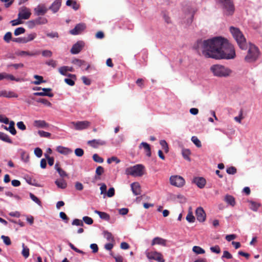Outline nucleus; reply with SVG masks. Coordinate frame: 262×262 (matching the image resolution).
<instances>
[{
	"instance_id": "1",
	"label": "nucleus",
	"mask_w": 262,
	"mask_h": 262,
	"mask_svg": "<svg viewBox=\"0 0 262 262\" xmlns=\"http://www.w3.org/2000/svg\"><path fill=\"white\" fill-rule=\"evenodd\" d=\"M193 48L198 53L202 52L205 57L215 59H231L236 55L234 47L221 36L204 40H198Z\"/></svg>"
},
{
	"instance_id": "2",
	"label": "nucleus",
	"mask_w": 262,
	"mask_h": 262,
	"mask_svg": "<svg viewBox=\"0 0 262 262\" xmlns=\"http://www.w3.org/2000/svg\"><path fill=\"white\" fill-rule=\"evenodd\" d=\"M210 71L217 77H228L231 76L233 71L227 67L222 64H213L210 67Z\"/></svg>"
},
{
	"instance_id": "3",
	"label": "nucleus",
	"mask_w": 262,
	"mask_h": 262,
	"mask_svg": "<svg viewBox=\"0 0 262 262\" xmlns=\"http://www.w3.org/2000/svg\"><path fill=\"white\" fill-rule=\"evenodd\" d=\"M230 31L236 41L239 47L242 50H246L247 48L246 40L240 30L237 28L231 27Z\"/></svg>"
},
{
	"instance_id": "4",
	"label": "nucleus",
	"mask_w": 262,
	"mask_h": 262,
	"mask_svg": "<svg viewBox=\"0 0 262 262\" xmlns=\"http://www.w3.org/2000/svg\"><path fill=\"white\" fill-rule=\"evenodd\" d=\"M215 2L222 8L224 15H232L234 13V6L230 0H215Z\"/></svg>"
},
{
	"instance_id": "5",
	"label": "nucleus",
	"mask_w": 262,
	"mask_h": 262,
	"mask_svg": "<svg viewBox=\"0 0 262 262\" xmlns=\"http://www.w3.org/2000/svg\"><path fill=\"white\" fill-rule=\"evenodd\" d=\"M259 55L258 48L253 44H250L247 55L245 60L247 62H252L257 60Z\"/></svg>"
},
{
	"instance_id": "6",
	"label": "nucleus",
	"mask_w": 262,
	"mask_h": 262,
	"mask_svg": "<svg viewBox=\"0 0 262 262\" xmlns=\"http://www.w3.org/2000/svg\"><path fill=\"white\" fill-rule=\"evenodd\" d=\"M144 166L142 164H136L125 169V173L133 177H141L143 175Z\"/></svg>"
},
{
	"instance_id": "7",
	"label": "nucleus",
	"mask_w": 262,
	"mask_h": 262,
	"mask_svg": "<svg viewBox=\"0 0 262 262\" xmlns=\"http://www.w3.org/2000/svg\"><path fill=\"white\" fill-rule=\"evenodd\" d=\"M90 125V123L88 121H80L71 122L70 126L71 128H74L75 130H80L87 128Z\"/></svg>"
},
{
	"instance_id": "8",
	"label": "nucleus",
	"mask_w": 262,
	"mask_h": 262,
	"mask_svg": "<svg viewBox=\"0 0 262 262\" xmlns=\"http://www.w3.org/2000/svg\"><path fill=\"white\" fill-rule=\"evenodd\" d=\"M145 254L149 260H155L158 262H165V260L162 257V255L160 252L157 251H147L145 252Z\"/></svg>"
},
{
	"instance_id": "9",
	"label": "nucleus",
	"mask_w": 262,
	"mask_h": 262,
	"mask_svg": "<svg viewBox=\"0 0 262 262\" xmlns=\"http://www.w3.org/2000/svg\"><path fill=\"white\" fill-rule=\"evenodd\" d=\"M169 180L172 185L178 187H182L185 184L184 179L182 177L177 175L171 176Z\"/></svg>"
},
{
	"instance_id": "10",
	"label": "nucleus",
	"mask_w": 262,
	"mask_h": 262,
	"mask_svg": "<svg viewBox=\"0 0 262 262\" xmlns=\"http://www.w3.org/2000/svg\"><path fill=\"white\" fill-rule=\"evenodd\" d=\"M18 11V17L19 19H28L31 15L30 9L25 6L20 7Z\"/></svg>"
},
{
	"instance_id": "11",
	"label": "nucleus",
	"mask_w": 262,
	"mask_h": 262,
	"mask_svg": "<svg viewBox=\"0 0 262 262\" xmlns=\"http://www.w3.org/2000/svg\"><path fill=\"white\" fill-rule=\"evenodd\" d=\"M48 10V8L45 4L38 5L34 9V14L36 16L44 15Z\"/></svg>"
},
{
	"instance_id": "12",
	"label": "nucleus",
	"mask_w": 262,
	"mask_h": 262,
	"mask_svg": "<svg viewBox=\"0 0 262 262\" xmlns=\"http://www.w3.org/2000/svg\"><path fill=\"white\" fill-rule=\"evenodd\" d=\"M84 46V42L82 41H77L71 49V52L73 54H78Z\"/></svg>"
},
{
	"instance_id": "13",
	"label": "nucleus",
	"mask_w": 262,
	"mask_h": 262,
	"mask_svg": "<svg viewBox=\"0 0 262 262\" xmlns=\"http://www.w3.org/2000/svg\"><path fill=\"white\" fill-rule=\"evenodd\" d=\"M197 220L200 222H203L206 220V213L202 207H198L195 210Z\"/></svg>"
},
{
	"instance_id": "14",
	"label": "nucleus",
	"mask_w": 262,
	"mask_h": 262,
	"mask_svg": "<svg viewBox=\"0 0 262 262\" xmlns=\"http://www.w3.org/2000/svg\"><path fill=\"white\" fill-rule=\"evenodd\" d=\"M43 92H35L33 94L36 96H48L52 97L54 94L51 93L52 89L51 88H42L41 89Z\"/></svg>"
},
{
	"instance_id": "15",
	"label": "nucleus",
	"mask_w": 262,
	"mask_h": 262,
	"mask_svg": "<svg viewBox=\"0 0 262 262\" xmlns=\"http://www.w3.org/2000/svg\"><path fill=\"white\" fill-rule=\"evenodd\" d=\"M88 144L93 148H97L99 146L104 145L106 144L105 141L101 139H93L88 142Z\"/></svg>"
},
{
	"instance_id": "16",
	"label": "nucleus",
	"mask_w": 262,
	"mask_h": 262,
	"mask_svg": "<svg viewBox=\"0 0 262 262\" xmlns=\"http://www.w3.org/2000/svg\"><path fill=\"white\" fill-rule=\"evenodd\" d=\"M48 23V20L45 17H38L36 19L29 21V24L32 26L44 25Z\"/></svg>"
},
{
	"instance_id": "17",
	"label": "nucleus",
	"mask_w": 262,
	"mask_h": 262,
	"mask_svg": "<svg viewBox=\"0 0 262 262\" xmlns=\"http://www.w3.org/2000/svg\"><path fill=\"white\" fill-rule=\"evenodd\" d=\"M85 28V26L83 24H79L77 25L75 28L70 31L72 35H77Z\"/></svg>"
},
{
	"instance_id": "18",
	"label": "nucleus",
	"mask_w": 262,
	"mask_h": 262,
	"mask_svg": "<svg viewBox=\"0 0 262 262\" xmlns=\"http://www.w3.org/2000/svg\"><path fill=\"white\" fill-rule=\"evenodd\" d=\"M33 126L37 128L47 129L49 127L50 125L45 120H36L33 122Z\"/></svg>"
},
{
	"instance_id": "19",
	"label": "nucleus",
	"mask_w": 262,
	"mask_h": 262,
	"mask_svg": "<svg viewBox=\"0 0 262 262\" xmlns=\"http://www.w3.org/2000/svg\"><path fill=\"white\" fill-rule=\"evenodd\" d=\"M0 97H3L8 98H17L18 97V95L13 91L2 90L0 91Z\"/></svg>"
},
{
	"instance_id": "20",
	"label": "nucleus",
	"mask_w": 262,
	"mask_h": 262,
	"mask_svg": "<svg viewBox=\"0 0 262 262\" xmlns=\"http://www.w3.org/2000/svg\"><path fill=\"white\" fill-rule=\"evenodd\" d=\"M131 189L135 195H140L141 192V186L139 183L134 182L130 185Z\"/></svg>"
},
{
	"instance_id": "21",
	"label": "nucleus",
	"mask_w": 262,
	"mask_h": 262,
	"mask_svg": "<svg viewBox=\"0 0 262 262\" xmlns=\"http://www.w3.org/2000/svg\"><path fill=\"white\" fill-rule=\"evenodd\" d=\"M61 4V0L55 1L52 5L49 7L48 10H51L54 13H56L60 8Z\"/></svg>"
},
{
	"instance_id": "22",
	"label": "nucleus",
	"mask_w": 262,
	"mask_h": 262,
	"mask_svg": "<svg viewBox=\"0 0 262 262\" xmlns=\"http://www.w3.org/2000/svg\"><path fill=\"white\" fill-rule=\"evenodd\" d=\"M193 182L200 188H203L206 184V180L202 177H196L193 180Z\"/></svg>"
},
{
	"instance_id": "23",
	"label": "nucleus",
	"mask_w": 262,
	"mask_h": 262,
	"mask_svg": "<svg viewBox=\"0 0 262 262\" xmlns=\"http://www.w3.org/2000/svg\"><path fill=\"white\" fill-rule=\"evenodd\" d=\"M56 150L59 153L64 155H68L69 154L72 153L73 152L71 149L62 146H57L56 147Z\"/></svg>"
},
{
	"instance_id": "24",
	"label": "nucleus",
	"mask_w": 262,
	"mask_h": 262,
	"mask_svg": "<svg viewBox=\"0 0 262 262\" xmlns=\"http://www.w3.org/2000/svg\"><path fill=\"white\" fill-rule=\"evenodd\" d=\"M139 147L140 148H143L145 150V152L146 153V155L149 157L151 156V149L150 145L147 143L146 142H142L139 145Z\"/></svg>"
},
{
	"instance_id": "25",
	"label": "nucleus",
	"mask_w": 262,
	"mask_h": 262,
	"mask_svg": "<svg viewBox=\"0 0 262 262\" xmlns=\"http://www.w3.org/2000/svg\"><path fill=\"white\" fill-rule=\"evenodd\" d=\"M224 201L229 205L233 207L235 205V201L234 198L229 194H227L224 198Z\"/></svg>"
},
{
	"instance_id": "26",
	"label": "nucleus",
	"mask_w": 262,
	"mask_h": 262,
	"mask_svg": "<svg viewBox=\"0 0 262 262\" xmlns=\"http://www.w3.org/2000/svg\"><path fill=\"white\" fill-rule=\"evenodd\" d=\"M160 245L165 246L166 245V240L159 237H155L151 242V245Z\"/></svg>"
},
{
	"instance_id": "27",
	"label": "nucleus",
	"mask_w": 262,
	"mask_h": 262,
	"mask_svg": "<svg viewBox=\"0 0 262 262\" xmlns=\"http://www.w3.org/2000/svg\"><path fill=\"white\" fill-rule=\"evenodd\" d=\"M94 212L99 215V217L105 221H109L110 220V216L108 214L104 212H101L97 210L94 211Z\"/></svg>"
},
{
	"instance_id": "28",
	"label": "nucleus",
	"mask_w": 262,
	"mask_h": 262,
	"mask_svg": "<svg viewBox=\"0 0 262 262\" xmlns=\"http://www.w3.org/2000/svg\"><path fill=\"white\" fill-rule=\"evenodd\" d=\"M55 183L58 188L61 189H64L67 186L66 181L62 179L56 180Z\"/></svg>"
},
{
	"instance_id": "29",
	"label": "nucleus",
	"mask_w": 262,
	"mask_h": 262,
	"mask_svg": "<svg viewBox=\"0 0 262 262\" xmlns=\"http://www.w3.org/2000/svg\"><path fill=\"white\" fill-rule=\"evenodd\" d=\"M0 140L9 143H12V141L10 139L9 136L3 132H0Z\"/></svg>"
},
{
	"instance_id": "30",
	"label": "nucleus",
	"mask_w": 262,
	"mask_h": 262,
	"mask_svg": "<svg viewBox=\"0 0 262 262\" xmlns=\"http://www.w3.org/2000/svg\"><path fill=\"white\" fill-rule=\"evenodd\" d=\"M65 68H66V66H63V67H60L58 71H59V72L60 73V74L64 75V76H68L69 77L76 79V76L75 75L71 74H69L68 75H67L66 73L67 72V70H66Z\"/></svg>"
},
{
	"instance_id": "31",
	"label": "nucleus",
	"mask_w": 262,
	"mask_h": 262,
	"mask_svg": "<svg viewBox=\"0 0 262 262\" xmlns=\"http://www.w3.org/2000/svg\"><path fill=\"white\" fill-rule=\"evenodd\" d=\"M34 78H35L37 80L31 82V83L33 84L39 85L41 83H44L46 82V81L43 80V77L41 76L35 75H34Z\"/></svg>"
},
{
	"instance_id": "32",
	"label": "nucleus",
	"mask_w": 262,
	"mask_h": 262,
	"mask_svg": "<svg viewBox=\"0 0 262 262\" xmlns=\"http://www.w3.org/2000/svg\"><path fill=\"white\" fill-rule=\"evenodd\" d=\"M249 203L250 204V208L251 209L254 211H256L260 206V204L253 201H249Z\"/></svg>"
},
{
	"instance_id": "33",
	"label": "nucleus",
	"mask_w": 262,
	"mask_h": 262,
	"mask_svg": "<svg viewBox=\"0 0 262 262\" xmlns=\"http://www.w3.org/2000/svg\"><path fill=\"white\" fill-rule=\"evenodd\" d=\"M66 5L68 6H71L75 10H77L79 8V5L75 1H73L72 0H68L66 2Z\"/></svg>"
},
{
	"instance_id": "34",
	"label": "nucleus",
	"mask_w": 262,
	"mask_h": 262,
	"mask_svg": "<svg viewBox=\"0 0 262 262\" xmlns=\"http://www.w3.org/2000/svg\"><path fill=\"white\" fill-rule=\"evenodd\" d=\"M190 154L191 152L189 149H183L182 150V154L183 158L189 161H190V159L189 158Z\"/></svg>"
},
{
	"instance_id": "35",
	"label": "nucleus",
	"mask_w": 262,
	"mask_h": 262,
	"mask_svg": "<svg viewBox=\"0 0 262 262\" xmlns=\"http://www.w3.org/2000/svg\"><path fill=\"white\" fill-rule=\"evenodd\" d=\"M22 247L21 254L25 258H27L29 256V249L24 243L22 244Z\"/></svg>"
},
{
	"instance_id": "36",
	"label": "nucleus",
	"mask_w": 262,
	"mask_h": 262,
	"mask_svg": "<svg viewBox=\"0 0 262 262\" xmlns=\"http://www.w3.org/2000/svg\"><path fill=\"white\" fill-rule=\"evenodd\" d=\"M191 140L197 147L200 148L202 146L201 142L196 136H192Z\"/></svg>"
},
{
	"instance_id": "37",
	"label": "nucleus",
	"mask_w": 262,
	"mask_h": 262,
	"mask_svg": "<svg viewBox=\"0 0 262 262\" xmlns=\"http://www.w3.org/2000/svg\"><path fill=\"white\" fill-rule=\"evenodd\" d=\"M39 54V51H36L35 52H30L28 51H21L19 55L20 56H34Z\"/></svg>"
},
{
	"instance_id": "38",
	"label": "nucleus",
	"mask_w": 262,
	"mask_h": 262,
	"mask_svg": "<svg viewBox=\"0 0 262 262\" xmlns=\"http://www.w3.org/2000/svg\"><path fill=\"white\" fill-rule=\"evenodd\" d=\"M72 63L75 65H76L78 67H81L82 66L85 64V62L84 60L74 58L72 60Z\"/></svg>"
},
{
	"instance_id": "39",
	"label": "nucleus",
	"mask_w": 262,
	"mask_h": 262,
	"mask_svg": "<svg viewBox=\"0 0 262 262\" xmlns=\"http://www.w3.org/2000/svg\"><path fill=\"white\" fill-rule=\"evenodd\" d=\"M37 35L35 33H31L28 34L27 36L24 37L25 38L26 43L33 40L35 38H36Z\"/></svg>"
},
{
	"instance_id": "40",
	"label": "nucleus",
	"mask_w": 262,
	"mask_h": 262,
	"mask_svg": "<svg viewBox=\"0 0 262 262\" xmlns=\"http://www.w3.org/2000/svg\"><path fill=\"white\" fill-rule=\"evenodd\" d=\"M192 250L194 253L198 254H204L205 252L203 249L199 246H195L193 247Z\"/></svg>"
},
{
	"instance_id": "41",
	"label": "nucleus",
	"mask_w": 262,
	"mask_h": 262,
	"mask_svg": "<svg viewBox=\"0 0 262 262\" xmlns=\"http://www.w3.org/2000/svg\"><path fill=\"white\" fill-rule=\"evenodd\" d=\"M21 159L23 161H24L25 163L28 162L29 161V154L25 151H21Z\"/></svg>"
},
{
	"instance_id": "42",
	"label": "nucleus",
	"mask_w": 262,
	"mask_h": 262,
	"mask_svg": "<svg viewBox=\"0 0 262 262\" xmlns=\"http://www.w3.org/2000/svg\"><path fill=\"white\" fill-rule=\"evenodd\" d=\"M4 40L7 42V43H9L10 41L12 40V33L11 32H7L5 35H4Z\"/></svg>"
},
{
	"instance_id": "43",
	"label": "nucleus",
	"mask_w": 262,
	"mask_h": 262,
	"mask_svg": "<svg viewBox=\"0 0 262 262\" xmlns=\"http://www.w3.org/2000/svg\"><path fill=\"white\" fill-rule=\"evenodd\" d=\"M25 32V29L23 27H18L14 30V34L15 36L19 35Z\"/></svg>"
},
{
	"instance_id": "44",
	"label": "nucleus",
	"mask_w": 262,
	"mask_h": 262,
	"mask_svg": "<svg viewBox=\"0 0 262 262\" xmlns=\"http://www.w3.org/2000/svg\"><path fill=\"white\" fill-rule=\"evenodd\" d=\"M30 197L31 199L33 201H34L35 203H36V204H37L39 206H41V201L34 194H33L32 193H30Z\"/></svg>"
},
{
	"instance_id": "45",
	"label": "nucleus",
	"mask_w": 262,
	"mask_h": 262,
	"mask_svg": "<svg viewBox=\"0 0 262 262\" xmlns=\"http://www.w3.org/2000/svg\"><path fill=\"white\" fill-rule=\"evenodd\" d=\"M93 160L97 163H102L103 162V159L100 157L98 154H95L93 156Z\"/></svg>"
},
{
	"instance_id": "46",
	"label": "nucleus",
	"mask_w": 262,
	"mask_h": 262,
	"mask_svg": "<svg viewBox=\"0 0 262 262\" xmlns=\"http://www.w3.org/2000/svg\"><path fill=\"white\" fill-rule=\"evenodd\" d=\"M104 237L106 238V239L107 241H114V237L113 236V235L112 234L107 231H104Z\"/></svg>"
},
{
	"instance_id": "47",
	"label": "nucleus",
	"mask_w": 262,
	"mask_h": 262,
	"mask_svg": "<svg viewBox=\"0 0 262 262\" xmlns=\"http://www.w3.org/2000/svg\"><path fill=\"white\" fill-rule=\"evenodd\" d=\"M1 238L3 239V242L5 243V245L7 246L11 245V242L10 238L8 236L5 235H2Z\"/></svg>"
},
{
	"instance_id": "48",
	"label": "nucleus",
	"mask_w": 262,
	"mask_h": 262,
	"mask_svg": "<svg viewBox=\"0 0 262 262\" xmlns=\"http://www.w3.org/2000/svg\"><path fill=\"white\" fill-rule=\"evenodd\" d=\"M82 220L83 222L87 225H90L93 223V220L90 217L85 216L83 217Z\"/></svg>"
},
{
	"instance_id": "49",
	"label": "nucleus",
	"mask_w": 262,
	"mask_h": 262,
	"mask_svg": "<svg viewBox=\"0 0 262 262\" xmlns=\"http://www.w3.org/2000/svg\"><path fill=\"white\" fill-rule=\"evenodd\" d=\"M160 145L162 147L163 149L166 152L168 151V146L167 142L164 140H161L160 142Z\"/></svg>"
},
{
	"instance_id": "50",
	"label": "nucleus",
	"mask_w": 262,
	"mask_h": 262,
	"mask_svg": "<svg viewBox=\"0 0 262 262\" xmlns=\"http://www.w3.org/2000/svg\"><path fill=\"white\" fill-rule=\"evenodd\" d=\"M38 134L41 137L50 138L51 136V134L50 133L46 132L43 130H39L38 132Z\"/></svg>"
},
{
	"instance_id": "51",
	"label": "nucleus",
	"mask_w": 262,
	"mask_h": 262,
	"mask_svg": "<svg viewBox=\"0 0 262 262\" xmlns=\"http://www.w3.org/2000/svg\"><path fill=\"white\" fill-rule=\"evenodd\" d=\"M37 102L41 103L48 106H51L52 105L51 103L46 99L39 98L37 100Z\"/></svg>"
},
{
	"instance_id": "52",
	"label": "nucleus",
	"mask_w": 262,
	"mask_h": 262,
	"mask_svg": "<svg viewBox=\"0 0 262 262\" xmlns=\"http://www.w3.org/2000/svg\"><path fill=\"white\" fill-rule=\"evenodd\" d=\"M186 220L189 223H193L195 221V217L192 212H189L186 216Z\"/></svg>"
},
{
	"instance_id": "53",
	"label": "nucleus",
	"mask_w": 262,
	"mask_h": 262,
	"mask_svg": "<svg viewBox=\"0 0 262 262\" xmlns=\"http://www.w3.org/2000/svg\"><path fill=\"white\" fill-rule=\"evenodd\" d=\"M72 225H75V226H83V222L79 220V219H74L72 223Z\"/></svg>"
},
{
	"instance_id": "54",
	"label": "nucleus",
	"mask_w": 262,
	"mask_h": 262,
	"mask_svg": "<svg viewBox=\"0 0 262 262\" xmlns=\"http://www.w3.org/2000/svg\"><path fill=\"white\" fill-rule=\"evenodd\" d=\"M100 189L101 190V194H104V198L105 197V195L106 193V185L104 183H102L100 184Z\"/></svg>"
},
{
	"instance_id": "55",
	"label": "nucleus",
	"mask_w": 262,
	"mask_h": 262,
	"mask_svg": "<svg viewBox=\"0 0 262 262\" xmlns=\"http://www.w3.org/2000/svg\"><path fill=\"white\" fill-rule=\"evenodd\" d=\"M210 249L212 252H213V253H215L216 254H219L221 252L220 248L217 245H216L213 247H211L210 248Z\"/></svg>"
},
{
	"instance_id": "56",
	"label": "nucleus",
	"mask_w": 262,
	"mask_h": 262,
	"mask_svg": "<svg viewBox=\"0 0 262 262\" xmlns=\"http://www.w3.org/2000/svg\"><path fill=\"white\" fill-rule=\"evenodd\" d=\"M45 156L48 160V164L50 166H52L54 164V159L53 157H50L48 154H45Z\"/></svg>"
},
{
	"instance_id": "57",
	"label": "nucleus",
	"mask_w": 262,
	"mask_h": 262,
	"mask_svg": "<svg viewBox=\"0 0 262 262\" xmlns=\"http://www.w3.org/2000/svg\"><path fill=\"white\" fill-rule=\"evenodd\" d=\"M34 154L37 157L40 158L42 155V151L40 148L36 147L34 149Z\"/></svg>"
},
{
	"instance_id": "58",
	"label": "nucleus",
	"mask_w": 262,
	"mask_h": 262,
	"mask_svg": "<svg viewBox=\"0 0 262 262\" xmlns=\"http://www.w3.org/2000/svg\"><path fill=\"white\" fill-rule=\"evenodd\" d=\"M226 172L229 174H234L236 172V169L234 167L231 166L227 168Z\"/></svg>"
},
{
	"instance_id": "59",
	"label": "nucleus",
	"mask_w": 262,
	"mask_h": 262,
	"mask_svg": "<svg viewBox=\"0 0 262 262\" xmlns=\"http://www.w3.org/2000/svg\"><path fill=\"white\" fill-rule=\"evenodd\" d=\"M75 154L77 157H82L84 154V151L82 148H77L75 150Z\"/></svg>"
},
{
	"instance_id": "60",
	"label": "nucleus",
	"mask_w": 262,
	"mask_h": 262,
	"mask_svg": "<svg viewBox=\"0 0 262 262\" xmlns=\"http://www.w3.org/2000/svg\"><path fill=\"white\" fill-rule=\"evenodd\" d=\"M52 54V52L50 50H45L42 52V55L46 57H50Z\"/></svg>"
},
{
	"instance_id": "61",
	"label": "nucleus",
	"mask_w": 262,
	"mask_h": 262,
	"mask_svg": "<svg viewBox=\"0 0 262 262\" xmlns=\"http://www.w3.org/2000/svg\"><path fill=\"white\" fill-rule=\"evenodd\" d=\"M16 125L17 127L21 130H25L26 129V126L23 121L18 122Z\"/></svg>"
},
{
	"instance_id": "62",
	"label": "nucleus",
	"mask_w": 262,
	"mask_h": 262,
	"mask_svg": "<svg viewBox=\"0 0 262 262\" xmlns=\"http://www.w3.org/2000/svg\"><path fill=\"white\" fill-rule=\"evenodd\" d=\"M106 195L109 198H111L115 195V189L113 187L109 188L107 192H106Z\"/></svg>"
},
{
	"instance_id": "63",
	"label": "nucleus",
	"mask_w": 262,
	"mask_h": 262,
	"mask_svg": "<svg viewBox=\"0 0 262 262\" xmlns=\"http://www.w3.org/2000/svg\"><path fill=\"white\" fill-rule=\"evenodd\" d=\"M226 258L227 259H231L232 255L227 251H224L223 252V255L222 256V258Z\"/></svg>"
},
{
	"instance_id": "64",
	"label": "nucleus",
	"mask_w": 262,
	"mask_h": 262,
	"mask_svg": "<svg viewBox=\"0 0 262 262\" xmlns=\"http://www.w3.org/2000/svg\"><path fill=\"white\" fill-rule=\"evenodd\" d=\"M46 64L49 66H51L53 68H55L57 66V62L54 60L51 59L48 61H47Z\"/></svg>"
}]
</instances>
